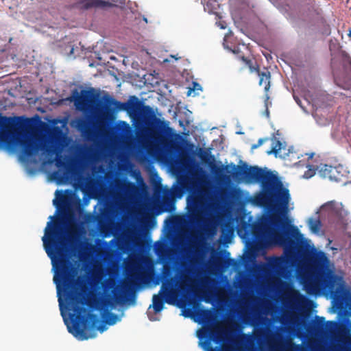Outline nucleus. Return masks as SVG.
<instances>
[{
  "mask_svg": "<svg viewBox=\"0 0 351 351\" xmlns=\"http://www.w3.org/2000/svg\"><path fill=\"white\" fill-rule=\"evenodd\" d=\"M49 221L45 228V235L43 237L45 250L51 260L53 268L55 269L53 282L56 285L58 295L62 291L69 305L71 306L73 313L71 315V326H67L69 332L79 340H87L94 338L96 330L104 332L106 326L97 325L99 319L95 314L81 305L93 307L90 299L81 298L78 291L80 288L83 290L84 282L81 276L76 278L77 269L71 262L68 256V242L60 225L55 221L51 229Z\"/></svg>",
  "mask_w": 351,
  "mask_h": 351,
  "instance_id": "nucleus-1",
  "label": "nucleus"
},
{
  "mask_svg": "<svg viewBox=\"0 0 351 351\" xmlns=\"http://www.w3.org/2000/svg\"><path fill=\"white\" fill-rule=\"evenodd\" d=\"M252 242L256 247L265 245L267 240L284 248L285 257H274L271 263L276 269H282L293 258L296 251L302 252L307 246V240L295 226L285 228L279 215L270 214L259 223L251 226Z\"/></svg>",
  "mask_w": 351,
  "mask_h": 351,
  "instance_id": "nucleus-2",
  "label": "nucleus"
},
{
  "mask_svg": "<svg viewBox=\"0 0 351 351\" xmlns=\"http://www.w3.org/2000/svg\"><path fill=\"white\" fill-rule=\"evenodd\" d=\"M234 178L245 183H260L262 191L252 198L254 204L261 207H271L277 211L276 215L282 219L285 228L290 227L281 215L288 210L290 199L289 191L283 186L282 182L271 171L263 169L258 166H248L247 163L234 167Z\"/></svg>",
  "mask_w": 351,
  "mask_h": 351,
  "instance_id": "nucleus-3",
  "label": "nucleus"
},
{
  "mask_svg": "<svg viewBox=\"0 0 351 351\" xmlns=\"http://www.w3.org/2000/svg\"><path fill=\"white\" fill-rule=\"evenodd\" d=\"M302 285L308 295H315L324 290L339 304L346 301L348 293L343 277L335 273L334 265L322 251L314 255L313 271L303 278Z\"/></svg>",
  "mask_w": 351,
  "mask_h": 351,
  "instance_id": "nucleus-4",
  "label": "nucleus"
},
{
  "mask_svg": "<svg viewBox=\"0 0 351 351\" xmlns=\"http://www.w3.org/2000/svg\"><path fill=\"white\" fill-rule=\"evenodd\" d=\"M106 110L108 112L114 110H124L133 119L143 118L145 119H153L154 126L157 131H154L152 138L157 142L166 145L167 140L166 137L178 134L173 133V130L169 126V122L156 118L153 109L149 106H145L142 101L136 96H130L127 102H121L114 98L106 95L104 97Z\"/></svg>",
  "mask_w": 351,
  "mask_h": 351,
  "instance_id": "nucleus-5",
  "label": "nucleus"
},
{
  "mask_svg": "<svg viewBox=\"0 0 351 351\" xmlns=\"http://www.w3.org/2000/svg\"><path fill=\"white\" fill-rule=\"evenodd\" d=\"M210 206V195L204 189L198 188L187 197L188 218L192 225H199L206 215Z\"/></svg>",
  "mask_w": 351,
  "mask_h": 351,
  "instance_id": "nucleus-6",
  "label": "nucleus"
},
{
  "mask_svg": "<svg viewBox=\"0 0 351 351\" xmlns=\"http://www.w3.org/2000/svg\"><path fill=\"white\" fill-rule=\"evenodd\" d=\"M321 213L324 217L328 226L335 230H343L348 225L347 212L341 204L335 201L328 202L321 208Z\"/></svg>",
  "mask_w": 351,
  "mask_h": 351,
  "instance_id": "nucleus-7",
  "label": "nucleus"
},
{
  "mask_svg": "<svg viewBox=\"0 0 351 351\" xmlns=\"http://www.w3.org/2000/svg\"><path fill=\"white\" fill-rule=\"evenodd\" d=\"M319 173L322 178H328L330 180L346 183L348 171L341 165L333 167L321 164L319 166Z\"/></svg>",
  "mask_w": 351,
  "mask_h": 351,
  "instance_id": "nucleus-8",
  "label": "nucleus"
},
{
  "mask_svg": "<svg viewBox=\"0 0 351 351\" xmlns=\"http://www.w3.org/2000/svg\"><path fill=\"white\" fill-rule=\"evenodd\" d=\"M268 351H300V346L291 341L284 342L278 334L274 335L267 340Z\"/></svg>",
  "mask_w": 351,
  "mask_h": 351,
  "instance_id": "nucleus-9",
  "label": "nucleus"
},
{
  "mask_svg": "<svg viewBox=\"0 0 351 351\" xmlns=\"http://www.w3.org/2000/svg\"><path fill=\"white\" fill-rule=\"evenodd\" d=\"M239 58L249 68L251 73L256 72L258 74L259 77V85L264 86L265 91L266 93L268 92L270 88V72L267 70L265 71H261L259 69V66L256 63L254 64L251 60L245 58L244 56H241Z\"/></svg>",
  "mask_w": 351,
  "mask_h": 351,
  "instance_id": "nucleus-10",
  "label": "nucleus"
},
{
  "mask_svg": "<svg viewBox=\"0 0 351 351\" xmlns=\"http://www.w3.org/2000/svg\"><path fill=\"white\" fill-rule=\"evenodd\" d=\"M112 5V3L104 0H80L75 4V8L82 10H87L91 8H104Z\"/></svg>",
  "mask_w": 351,
  "mask_h": 351,
  "instance_id": "nucleus-11",
  "label": "nucleus"
},
{
  "mask_svg": "<svg viewBox=\"0 0 351 351\" xmlns=\"http://www.w3.org/2000/svg\"><path fill=\"white\" fill-rule=\"evenodd\" d=\"M171 295V291L166 289L162 295V291H160L158 295H154L153 296V308L156 313L160 312L163 308L165 302H168L167 299Z\"/></svg>",
  "mask_w": 351,
  "mask_h": 351,
  "instance_id": "nucleus-12",
  "label": "nucleus"
},
{
  "mask_svg": "<svg viewBox=\"0 0 351 351\" xmlns=\"http://www.w3.org/2000/svg\"><path fill=\"white\" fill-rule=\"evenodd\" d=\"M22 153L26 157H31L36 154L40 149L39 145L31 139L21 141Z\"/></svg>",
  "mask_w": 351,
  "mask_h": 351,
  "instance_id": "nucleus-13",
  "label": "nucleus"
},
{
  "mask_svg": "<svg viewBox=\"0 0 351 351\" xmlns=\"http://www.w3.org/2000/svg\"><path fill=\"white\" fill-rule=\"evenodd\" d=\"M199 339L208 338L216 343H219L223 340V332L217 328H208L198 335Z\"/></svg>",
  "mask_w": 351,
  "mask_h": 351,
  "instance_id": "nucleus-14",
  "label": "nucleus"
},
{
  "mask_svg": "<svg viewBox=\"0 0 351 351\" xmlns=\"http://www.w3.org/2000/svg\"><path fill=\"white\" fill-rule=\"evenodd\" d=\"M145 273H135L131 276V278L122 285L124 291H129L138 287L139 283L143 282L145 279Z\"/></svg>",
  "mask_w": 351,
  "mask_h": 351,
  "instance_id": "nucleus-15",
  "label": "nucleus"
},
{
  "mask_svg": "<svg viewBox=\"0 0 351 351\" xmlns=\"http://www.w3.org/2000/svg\"><path fill=\"white\" fill-rule=\"evenodd\" d=\"M45 151L47 153L49 156H52L53 154H56V157L55 159L50 158L49 160V163L51 164L54 161H56V165L58 167H66L67 165L65 162V159L60 154V151H57L56 149L51 147H44Z\"/></svg>",
  "mask_w": 351,
  "mask_h": 351,
  "instance_id": "nucleus-16",
  "label": "nucleus"
},
{
  "mask_svg": "<svg viewBox=\"0 0 351 351\" xmlns=\"http://www.w3.org/2000/svg\"><path fill=\"white\" fill-rule=\"evenodd\" d=\"M67 193L71 195V192L69 190H66L65 192L58 190L56 191V199H53V204L57 208L63 207L69 204V197Z\"/></svg>",
  "mask_w": 351,
  "mask_h": 351,
  "instance_id": "nucleus-17",
  "label": "nucleus"
},
{
  "mask_svg": "<svg viewBox=\"0 0 351 351\" xmlns=\"http://www.w3.org/2000/svg\"><path fill=\"white\" fill-rule=\"evenodd\" d=\"M12 128L13 124L10 118L6 117H1L0 120V138H3L6 134L10 133Z\"/></svg>",
  "mask_w": 351,
  "mask_h": 351,
  "instance_id": "nucleus-18",
  "label": "nucleus"
},
{
  "mask_svg": "<svg viewBox=\"0 0 351 351\" xmlns=\"http://www.w3.org/2000/svg\"><path fill=\"white\" fill-rule=\"evenodd\" d=\"M32 125V120L28 118H24L21 119L17 124L18 130L21 133H27L31 128Z\"/></svg>",
  "mask_w": 351,
  "mask_h": 351,
  "instance_id": "nucleus-19",
  "label": "nucleus"
},
{
  "mask_svg": "<svg viewBox=\"0 0 351 351\" xmlns=\"http://www.w3.org/2000/svg\"><path fill=\"white\" fill-rule=\"evenodd\" d=\"M271 148L267 151V154L268 155L274 154L277 156L282 149V143L275 136L271 138Z\"/></svg>",
  "mask_w": 351,
  "mask_h": 351,
  "instance_id": "nucleus-20",
  "label": "nucleus"
},
{
  "mask_svg": "<svg viewBox=\"0 0 351 351\" xmlns=\"http://www.w3.org/2000/svg\"><path fill=\"white\" fill-rule=\"evenodd\" d=\"M308 225L311 231L313 233H318L322 228V221L319 218L308 219Z\"/></svg>",
  "mask_w": 351,
  "mask_h": 351,
  "instance_id": "nucleus-21",
  "label": "nucleus"
},
{
  "mask_svg": "<svg viewBox=\"0 0 351 351\" xmlns=\"http://www.w3.org/2000/svg\"><path fill=\"white\" fill-rule=\"evenodd\" d=\"M92 96L91 92L90 90H84L81 93V95L78 96L76 99V102L81 105L86 104Z\"/></svg>",
  "mask_w": 351,
  "mask_h": 351,
  "instance_id": "nucleus-22",
  "label": "nucleus"
},
{
  "mask_svg": "<svg viewBox=\"0 0 351 351\" xmlns=\"http://www.w3.org/2000/svg\"><path fill=\"white\" fill-rule=\"evenodd\" d=\"M189 186L188 183L185 181L180 182V186H176L172 189V195L173 196H178L180 197L184 192V190H188Z\"/></svg>",
  "mask_w": 351,
  "mask_h": 351,
  "instance_id": "nucleus-23",
  "label": "nucleus"
},
{
  "mask_svg": "<svg viewBox=\"0 0 351 351\" xmlns=\"http://www.w3.org/2000/svg\"><path fill=\"white\" fill-rule=\"evenodd\" d=\"M315 324L316 327L322 328L325 327L326 325H328V326H332V327L335 326L337 325V322H332V321H328V322H326L325 319L324 317L317 316L315 317Z\"/></svg>",
  "mask_w": 351,
  "mask_h": 351,
  "instance_id": "nucleus-24",
  "label": "nucleus"
},
{
  "mask_svg": "<svg viewBox=\"0 0 351 351\" xmlns=\"http://www.w3.org/2000/svg\"><path fill=\"white\" fill-rule=\"evenodd\" d=\"M103 317L104 319L105 322L108 325L114 324L118 319V316L116 314L112 313L111 312H106L105 313H104Z\"/></svg>",
  "mask_w": 351,
  "mask_h": 351,
  "instance_id": "nucleus-25",
  "label": "nucleus"
},
{
  "mask_svg": "<svg viewBox=\"0 0 351 351\" xmlns=\"http://www.w3.org/2000/svg\"><path fill=\"white\" fill-rule=\"evenodd\" d=\"M66 232L69 238H73L77 234V228L75 224L73 222L69 221Z\"/></svg>",
  "mask_w": 351,
  "mask_h": 351,
  "instance_id": "nucleus-26",
  "label": "nucleus"
},
{
  "mask_svg": "<svg viewBox=\"0 0 351 351\" xmlns=\"http://www.w3.org/2000/svg\"><path fill=\"white\" fill-rule=\"evenodd\" d=\"M192 282L191 278L188 276H183L180 284V287L182 291H186L190 287V283Z\"/></svg>",
  "mask_w": 351,
  "mask_h": 351,
  "instance_id": "nucleus-27",
  "label": "nucleus"
},
{
  "mask_svg": "<svg viewBox=\"0 0 351 351\" xmlns=\"http://www.w3.org/2000/svg\"><path fill=\"white\" fill-rule=\"evenodd\" d=\"M199 343L202 345L204 349L206 350V351H222L223 350H228L227 347L216 346L215 348H213L211 346H209L208 341L199 342Z\"/></svg>",
  "mask_w": 351,
  "mask_h": 351,
  "instance_id": "nucleus-28",
  "label": "nucleus"
},
{
  "mask_svg": "<svg viewBox=\"0 0 351 351\" xmlns=\"http://www.w3.org/2000/svg\"><path fill=\"white\" fill-rule=\"evenodd\" d=\"M199 315L202 320H207L210 315V311L208 309L199 311Z\"/></svg>",
  "mask_w": 351,
  "mask_h": 351,
  "instance_id": "nucleus-29",
  "label": "nucleus"
},
{
  "mask_svg": "<svg viewBox=\"0 0 351 351\" xmlns=\"http://www.w3.org/2000/svg\"><path fill=\"white\" fill-rule=\"evenodd\" d=\"M317 169L319 171V167H317V169H315V168L309 169L304 173V177L305 178H310L313 177L315 174V171Z\"/></svg>",
  "mask_w": 351,
  "mask_h": 351,
  "instance_id": "nucleus-30",
  "label": "nucleus"
},
{
  "mask_svg": "<svg viewBox=\"0 0 351 351\" xmlns=\"http://www.w3.org/2000/svg\"><path fill=\"white\" fill-rule=\"evenodd\" d=\"M268 140H269L268 138H263L258 139L257 143L252 145V149H254L259 147L260 146H261L263 144V143L267 141Z\"/></svg>",
  "mask_w": 351,
  "mask_h": 351,
  "instance_id": "nucleus-31",
  "label": "nucleus"
},
{
  "mask_svg": "<svg viewBox=\"0 0 351 351\" xmlns=\"http://www.w3.org/2000/svg\"><path fill=\"white\" fill-rule=\"evenodd\" d=\"M171 268L169 267L166 266V265H165L163 267V271H162V273H163L165 276H169L171 274Z\"/></svg>",
  "mask_w": 351,
  "mask_h": 351,
  "instance_id": "nucleus-32",
  "label": "nucleus"
},
{
  "mask_svg": "<svg viewBox=\"0 0 351 351\" xmlns=\"http://www.w3.org/2000/svg\"><path fill=\"white\" fill-rule=\"evenodd\" d=\"M293 98L295 99V101H296V103L302 108H304V106H302V101L300 100V99L298 97V96H295V95H293Z\"/></svg>",
  "mask_w": 351,
  "mask_h": 351,
  "instance_id": "nucleus-33",
  "label": "nucleus"
},
{
  "mask_svg": "<svg viewBox=\"0 0 351 351\" xmlns=\"http://www.w3.org/2000/svg\"><path fill=\"white\" fill-rule=\"evenodd\" d=\"M254 338L257 341H260L262 339V333L261 332L256 333Z\"/></svg>",
  "mask_w": 351,
  "mask_h": 351,
  "instance_id": "nucleus-34",
  "label": "nucleus"
},
{
  "mask_svg": "<svg viewBox=\"0 0 351 351\" xmlns=\"http://www.w3.org/2000/svg\"><path fill=\"white\" fill-rule=\"evenodd\" d=\"M294 295L296 297V298H303V296L300 294V293L297 291H294Z\"/></svg>",
  "mask_w": 351,
  "mask_h": 351,
  "instance_id": "nucleus-35",
  "label": "nucleus"
},
{
  "mask_svg": "<svg viewBox=\"0 0 351 351\" xmlns=\"http://www.w3.org/2000/svg\"><path fill=\"white\" fill-rule=\"evenodd\" d=\"M322 351H336V348L334 347V348H330L329 349H323V350H322Z\"/></svg>",
  "mask_w": 351,
  "mask_h": 351,
  "instance_id": "nucleus-36",
  "label": "nucleus"
},
{
  "mask_svg": "<svg viewBox=\"0 0 351 351\" xmlns=\"http://www.w3.org/2000/svg\"><path fill=\"white\" fill-rule=\"evenodd\" d=\"M114 2L115 3H124L125 0H113Z\"/></svg>",
  "mask_w": 351,
  "mask_h": 351,
  "instance_id": "nucleus-37",
  "label": "nucleus"
},
{
  "mask_svg": "<svg viewBox=\"0 0 351 351\" xmlns=\"http://www.w3.org/2000/svg\"><path fill=\"white\" fill-rule=\"evenodd\" d=\"M233 53H238V50H236V49H234L232 50Z\"/></svg>",
  "mask_w": 351,
  "mask_h": 351,
  "instance_id": "nucleus-38",
  "label": "nucleus"
},
{
  "mask_svg": "<svg viewBox=\"0 0 351 351\" xmlns=\"http://www.w3.org/2000/svg\"><path fill=\"white\" fill-rule=\"evenodd\" d=\"M221 29H225V28H226V27H225V26H223V25H221Z\"/></svg>",
  "mask_w": 351,
  "mask_h": 351,
  "instance_id": "nucleus-39",
  "label": "nucleus"
},
{
  "mask_svg": "<svg viewBox=\"0 0 351 351\" xmlns=\"http://www.w3.org/2000/svg\"><path fill=\"white\" fill-rule=\"evenodd\" d=\"M201 158H202V160H205V158L203 156H201Z\"/></svg>",
  "mask_w": 351,
  "mask_h": 351,
  "instance_id": "nucleus-40",
  "label": "nucleus"
}]
</instances>
